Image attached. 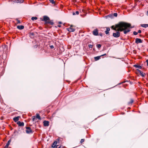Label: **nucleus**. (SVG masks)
I'll list each match as a JSON object with an SVG mask.
<instances>
[{
	"label": "nucleus",
	"mask_w": 148,
	"mask_h": 148,
	"mask_svg": "<svg viewBox=\"0 0 148 148\" xmlns=\"http://www.w3.org/2000/svg\"><path fill=\"white\" fill-rule=\"evenodd\" d=\"M115 26L116 28L120 32H122L125 29L127 28H132L134 27V26H131L130 23L122 22L116 25Z\"/></svg>",
	"instance_id": "obj_1"
},
{
	"label": "nucleus",
	"mask_w": 148,
	"mask_h": 148,
	"mask_svg": "<svg viewBox=\"0 0 148 148\" xmlns=\"http://www.w3.org/2000/svg\"><path fill=\"white\" fill-rule=\"evenodd\" d=\"M44 21L46 24H49L53 25L54 24L53 20H50L49 18L47 16H44L43 17V19L41 20Z\"/></svg>",
	"instance_id": "obj_2"
},
{
	"label": "nucleus",
	"mask_w": 148,
	"mask_h": 148,
	"mask_svg": "<svg viewBox=\"0 0 148 148\" xmlns=\"http://www.w3.org/2000/svg\"><path fill=\"white\" fill-rule=\"evenodd\" d=\"M26 133L27 134L32 133L33 132L31 129L30 127H26Z\"/></svg>",
	"instance_id": "obj_3"
},
{
	"label": "nucleus",
	"mask_w": 148,
	"mask_h": 148,
	"mask_svg": "<svg viewBox=\"0 0 148 148\" xmlns=\"http://www.w3.org/2000/svg\"><path fill=\"white\" fill-rule=\"evenodd\" d=\"M113 36L115 38H118L120 36V33L119 31H116V33H113Z\"/></svg>",
	"instance_id": "obj_4"
},
{
	"label": "nucleus",
	"mask_w": 148,
	"mask_h": 148,
	"mask_svg": "<svg viewBox=\"0 0 148 148\" xmlns=\"http://www.w3.org/2000/svg\"><path fill=\"white\" fill-rule=\"evenodd\" d=\"M143 40L140 38H136L135 39V43L137 44L139 43H141L143 42Z\"/></svg>",
	"instance_id": "obj_5"
},
{
	"label": "nucleus",
	"mask_w": 148,
	"mask_h": 148,
	"mask_svg": "<svg viewBox=\"0 0 148 148\" xmlns=\"http://www.w3.org/2000/svg\"><path fill=\"white\" fill-rule=\"evenodd\" d=\"M72 26V25H71L70 27L66 29L67 30L70 32H74L75 30L74 28H71V27Z\"/></svg>",
	"instance_id": "obj_6"
},
{
	"label": "nucleus",
	"mask_w": 148,
	"mask_h": 148,
	"mask_svg": "<svg viewBox=\"0 0 148 148\" xmlns=\"http://www.w3.org/2000/svg\"><path fill=\"white\" fill-rule=\"evenodd\" d=\"M6 47L7 46L5 45H2L0 48V51H1V50H3V51L6 50Z\"/></svg>",
	"instance_id": "obj_7"
},
{
	"label": "nucleus",
	"mask_w": 148,
	"mask_h": 148,
	"mask_svg": "<svg viewBox=\"0 0 148 148\" xmlns=\"http://www.w3.org/2000/svg\"><path fill=\"white\" fill-rule=\"evenodd\" d=\"M43 125L45 126H48L49 125V122L48 121L45 120L43 122Z\"/></svg>",
	"instance_id": "obj_8"
},
{
	"label": "nucleus",
	"mask_w": 148,
	"mask_h": 148,
	"mask_svg": "<svg viewBox=\"0 0 148 148\" xmlns=\"http://www.w3.org/2000/svg\"><path fill=\"white\" fill-rule=\"evenodd\" d=\"M57 141H54L51 145V147L52 148L55 147H56L58 146V145H57Z\"/></svg>",
	"instance_id": "obj_9"
},
{
	"label": "nucleus",
	"mask_w": 148,
	"mask_h": 148,
	"mask_svg": "<svg viewBox=\"0 0 148 148\" xmlns=\"http://www.w3.org/2000/svg\"><path fill=\"white\" fill-rule=\"evenodd\" d=\"M93 34L95 36H98V30L97 29H94L93 31Z\"/></svg>",
	"instance_id": "obj_10"
},
{
	"label": "nucleus",
	"mask_w": 148,
	"mask_h": 148,
	"mask_svg": "<svg viewBox=\"0 0 148 148\" xmlns=\"http://www.w3.org/2000/svg\"><path fill=\"white\" fill-rule=\"evenodd\" d=\"M17 124L19 126L21 127L23 126L24 123L23 122H21L20 121H18L17 122Z\"/></svg>",
	"instance_id": "obj_11"
},
{
	"label": "nucleus",
	"mask_w": 148,
	"mask_h": 148,
	"mask_svg": "<svg viewBox=\"0 0 148 148\" xmlns=\"http://www.w3.org/2000/svg\"><path fill=\"white\" fill-rule=\"evenodd\" d=\"M20 117L19 116L14 117L13 119V120L15 122H18L17 121L19 120Z\"/></svg>",
	"instance_id": "obj_12"
},
{
	"label": "nucleus",
	"mask_w": 148,
	"mask_h": 148,
	"mask_svg": "<svg viewBox=\"0 0 148 148\" xmlns=\"http://www.w3.org/2000/svg\"><path fill=\"white\" fill-rule=\"evenodd\" d=\"M105 17L106 18H113L114 16H113V14H109L106 16Z\"/></svg>",
	"instance_id": "obj_13"
},
{
	"label": "nucleus",
	"mask_w": 148,
	"mask_h": 148,
	"mask_svg": "<svg viewBox=\"0 0 148 148\" xmlns=\"http://www.w3.org/2000/svg\"><path fill=\"white\" fill-rule=\"evenodd\" d=\"M11 139H10L7 142V143L5 147V148H8L9 146V145L10 144V143L11 142Z\"/></svg>",
	"instance_id": "obj_14"
},
{
	"label": "nucleus",
	"mask_w": 148,
	"mask_h": 148,
	"mask_svg": "<svg viewBox=\"0 0 148 148\" xmlns=\"http://www.w3.org/2000/svg\"><path fill=\"white\" fill-rule=\"evenodd\" d=\"M24 27V26L23 25H18L17 26V28L20 30H21L23 29Z\"/></svg>",
	"instance_id": "obj_15"
},
{
	"label": "nucleus",
	"mask_w": 148,
	"mask_h": 148,
	"mask_svg": "<svg viewBox=\"0 0 148 148\" xmlns=\"http://www.w3.org/2000/svg\"><path fill=\"white\" fill-rule=\"evenodd\" d=\"M125 29L123 31L124 33L125 34H127L128 32H129L130 31V29Z\"/></svg>",
	"instance_id": "obj_16"
},
{
	"label": "nucleus",
	"mask_w": 148,
	"mask_h": 148,
	"mask_svg": "<svg viewBox=\"0 0 148 148\" xmlns=\"http://www.w3.org/2000/svg\"><path fill=\"white\" fill-rule=\"evenodd\" d=\"M101 57V56L95 57L94 58L95 60L96 61H97L100 59Z\"/></svg>",
	"instance_id": "obj_17"
},
{
	"label": "nucleus",
	"mask_w": 148,
	"mask_h": 148,
	"mask_svg": "<svg viewBox=\"0 0 148 148\" xmlns=\"http://www.w3.org/2000/svg\"><path fill=\"white\" fill-rule=\"evenodd\" d=\"M134 67L136 68H138V69H141L142 68V67L140 66V65H139L138 64H135V65H134Z\"/></svg>",
	"instance_id": "obj_18"
},
{
	"label": "nucleus",
	"mask_w": 148,
	"mask_h": 148,
	"mask_svg": "<svg viewBox=\"0 0 148 148\" xmlns=\"http://www.w3.org/2000/svg\"><path fill=\"white\" fill-rule=\"evenodd\" d=\"M140 26L142 27L146 28L148 27V24H142L140 25Z\"/></svg>",
	"instance_id": "obj_19"
},
{
	"label": "nucleus",
	"mask_w": 148,
	"mask_h": 148,
	"mask_svg": "<svg viewBox=\"0 0 148 148\" xmlns=\"http://www.w3.org/2000/svg\"><path fill=\"white\" fill-rule=\"evenodd\" d=\"M110 28L109 27H107L106 30L105 31V33L106 34H108L109 33V31H110Z\"/></svg>",
	"instance_id": "obj_20"
},
{
	"label": "nucleus",
	"mask_w": 148,
	"mask_h": 148,
	"mask_svg": "<svg viewBox=\"0 0 148 148\" xmlns=\"http://www.w3.org/2000/svg\"><path fill=\"white\" fill-rule=\"evenodd\" d=\"M24 1L23 0H15V2L16 3H22Z\"/></svg>",
	"instance_id": "obj_21"
},
{
	"label": "nucleus",
	"mask_w": 148,
	"mask_h": 148,
	"mask_svg": "<svg viewBox=\"0 0 148 148\" xmlns=\"http://www.w3.org/2000/svg\"><path fill=\"white\" fill-rule=\"evenodd\" d=\"M36 118L40 120L41 119V117H40L39 114H36Z\"/></svg>",
	"instance_id": "obj_22"
},
{
	"label": "nucleus",
	"mask_w": 148,
	"mask_h": 148,
	"mask_svg": "<svg viewBox=\"0 0 148 148\" xmlns=\"http://www.w3.org/2000/svg\"><path fill=\"white\" fill-rule=\"evenodd\" d=\"M140 75L142 76L143 77H144L145 76V73H143L142 71H141L140 73Z\"/></svg>",
	"instance_id": "obj_23"
},
{
	"label": "nucleus",
	"mask_w": 148,
	"mask_h": 148,
	"mask_svg": "<svg viewBox=\"0 0 148 148\" xmlns=\"http://www.w3.org/2000/svg\"><path fill=\"white\" fill-rule=\"evenodd\" d=\"M32 121H35V120H36V118L35 116H33L32 118Z\"/></svg>",
	"instance_id": "obj_24"
},
{
	"label": "nucleus",
	"mask_w": 148,
	"mask_h": 148,
	"mask_svg": "<svg viewBox=\"0 0 148 148\" xmlns=\"http://www.w3.org/2000/svg\"><path fill=\"white\" fill-rule=\"evenodd\" d=\"M97 47V48L99 49L101 47V45L100 44H97L96 45Z\"/></svg>",
	"instance_id": "obj_25"
},
{
	"label": "nucleus",
	"mask_w": 148,
	"mask_h": 148,
	"mask_svg": "<svg viewBox=\"0 0 148 148\" xmlns=\"http://www.w3.org/2000/svg\"><path fill=\"white\" fill-rule=\"evenodd\" d=\"M38 18L37 17H32L31 18V20L32 21H34V20H36Z\"/></svg>",
	"instance_id": "obj_26"
},
{
	"label": "nucleus",
	"mask_w": 148,
	"mask_h": 148,
	"mask_svg": "<svg viewBox=\"0 0 148 148\" xmlns=\"http://www.w3.org/2000/svg\"><path fill=\"white\" fill-rule=\"evenodd\" d=\"M133 102H134L133 100L132 99H131L130 101L128 102V104H132V103Z\"/></svg>",
	"instance_id": "obj_27"
},
{
	"label": "nucleus",
	"mask_w": 148,
	"mask_h": 148,
	"mask_svg": "<svg viewBox=\"0 0 148 148\" xmlns=\"http://www.w3.org/2000/svg\"><path fill=\"white\" fill-rule=\"evenodd\" d=\"M50 1L51 3L53 4H54L55 3V1L54 0H49Z\"/></svg>",
	"instance_id": "obj_28"
},
{
	"label": "nucleus",
	"mask_w": 148,
	"mask_h": 148,
	"mask_svg": "<svg viewBox=\"0 0 148 148\" xmlns=\"http://www.w3.org/2000/svg\"><path fill=\"white\" fill-rule=\"evenodd\" d=\"M133 34L134 35H137L138 34V33L136 32V31H134L133 32Z\"/></svg>",
	"instance_id": "obj_29"
},
{
	"label": "nucleus",
	"mask_w": 148,
	"mask_h": 148,
	"mask_svg": "<svg viewBox=\"0 0 148 148\" xmlns=\"http://www.w3.org/2000/svg\"><path fill=\"white\" fill-rule=\"evenodd\" d=\"M113 15L115 17H116L117 16L118 14L117 13H114L113 14Z\"/></svg>",
	"instance_id": "obj_30"
},
{
	"label": "nucleus",
	"mask_w": 148,
	"mask_h": 148,
	"mask_svg": "<svg viewBox=\"0 0 148 148\" xmlns=\"http://www.w3.org/2000/svg\"><path fill=\"white\" fill-rule=\"evenodd\" d=\"M84 141V139H82L81 140L80 143H82Z\"/></svg>",
	"instance_id": "obj_31"
},
{
	"label": "nucleus",
	"mask_w": 148,
	"mask_h": 148,
	"mask_svg": "<svg viewBox=\"0 0 148 148\" xmlns=\"http://www.w3.org/2000/svg\"><path fill=\"white\" fill-rule=\"evenodd\" d=\"M93 45H89L88 47L89 48H92V47Z\"/></svg>",
	"instance_id": "obj_32"
},
{
	"label": "nucleus",
	"mask_w": 148,
	"mask_h": 148,
	"mask_svg": "<svg viewBox=\"0 0 148 148\" xmlns=\"http://www.w3.org/2000/svg\"><path fill=\"white\" fill-rule=\"evenodd\" d=\"M50 47L51 49H53L54 48V46L53 45H51L50 46Z\"/></svg>",
	"instance_id": "obj_33"
},
{
	"label": "nucleus",
	"mask_w": 148,
	"mask_h": 148,
	"mask_svg": "<svg viewBox=\"0 0 148 148\" xmlns=\"http://www.w3.org/2000/svg\"><path fill=\"white\" fill-rule=\"evenodd\" d=\"M17 23H21V21L20 20H19L18 19H17Z\"/></svg>",
	"instance_id": "obj_34"
},
{
	"label": "nucleus",
	"mask_w": 148,
	"mask_h": 148,
	"mask_svg": "<svg viewBox=\"0 0 148 148\" xmlns=\"http://www.w3.org/2000/svg\"><path fill=\"white\" fill-rule=\"evenodd\" d=\"M101 56H107V54L106 53H105L103 54V55H101Z\"/></svg>",
	"instance_id": "obj_35"
},
{
	"label": "nucleus",
	"mask_w": 148,
	"mask_h": 148,
	"mask_svg": "<svg viewBox=\"0 0 148 148\" xmlns=\"http://www.w3.org/2000/svg\"><path fill=\"white\" fill-rule=\"evenodd\" d=\"M141 32H142V31L140 30H139L138 31V33L140 34V33H141Z\"/></svg>",
	"instance_id": "obj_36"
},
{
	"label": "nucleus",
	"mask_w": 148,
	"mask_h": 148,
	"mask_svg": "<svg viewBox=\"0 0 148 148\" xmlns=\"http://www.w3.org/2000/svg\"><path fill=\"white\" fill-rule=\"evenodd\" d=\"M136 71H138L139 73H140L141 72V71H140V70L139 69H137Z\"/></svg>",
	"instance_id": "obj_37"
},
{
	"label": "nucleus",
	"mask_w": 148,
	"mask_h": 148,
	"mask_svg": "<svg viewBox=\"0 0 148 148\" xmlns=\"http://www.w3.org/2000/svg\"><path fill=\"white\" fill-rule=\"evenodd\" d=\"M14 133H18V132L17 131V130H15L14 131Z\"/></svg>",
	"instance_id": "obj_38"
},
{
	"label": "nucleus",
	"mask_w": 148,
	"mask_h": 148,
	"mask_svg": "<svg viewBox=\"0 0 148 148\" xmlns=\"http://www.w3.org/2000/svg\"><path fill=\"white\" fill-rule=\"evenodd\" d=\"M75 14L77 15H78L79 14V12L78 11H76L75 12Z\"/></svg>",
	"instance_id": "obj_39"
},
{
	"label": "nucleus",
	"mask_w": 148,
	"mask_h": 148,
	"mask_svg": "<svg viewBox=\"0 0 148 148\" xmlns=\"http://www.w3.org/2000/svg\"><path fill=\"white\" fill-rule=\"evenodd\" d=\"M113 27H114V26H112V29H113V30H115V31H116V28H113Z\"/></svg>",
	"instance_id": "obj_40"
},
{
	"label": "nucleus",
	"mask_w": 148,
	"mask_h": 148,
	"mask_svg": "<svg viewBox=\"0 0 148 148\" xmlns=\"http://www.w3.org/2000/svg\"><path fill=\"white\" fill-rule=\"evenodd\" d=\"M100 36H103V34H102V33H100L99 34Z\"/></svg>",
	"instance_id": "obj_41"
},
{
	"label": "nucleus",
	"mask_w": 148,
	"mask_h": 148,
	"mask_svg": "<svg viewBox=\"0 0 148 148\" xmlns=\"http://www.w3.org/2000/svg\"><path fill=\"white\" fill-rule=\"evenodd\" d=\"M57 148H63V146L61 145Z\"/></svg>",
	"instance_id": "obj_42"
},
{
	"label": "nucleus",
	"mask_w": 148,
	"mask_h": 148,
	"mask_svg": "<svg viewBox=\"0 0 148 148\" xmlns=\"http://www.w3.org/2000/svg\"><path fill=\"white\" fill-rule=\"evenodd\" d=\"M34 35V34L33 33H30V35L33 36Z\"/></svg>",
	"instance_id": "obj_43"
},
{
	"label": "nucleus",
	"mask_w": 148,
	"mask_h": 148,
	"mask_svg": "<svg viewBox=\"0 0 148 148\" xmlns=\"http://www.w3.org/2000/svg\"><path fill=\"white\" fill-rule=\"evenodd\" d=\"M146 62L147 63V66H148V59L146 60Z\"/></svg>",
	"instance_id": "obj_44"
},
{
	"label": "nucleus",
	"mask_w": 148,
	"mask_h": 148,
	"mask_svg": "<svg viewBox=\"0 0 148 148\" xmlns=\"http://www.w3.org/2000/svg\"><path fill=\"white\" fill-rule=\"evenodd\" d=\"M125 82H122V83H119L118 84V85H120V84H121L122 83H125Z\"/></svg>",
	"instance_id": "obj_45"
},
{
	"label": "nucleus",
	"mask_w": 148,
	"mask_h": 148,
	"mask_svg": "<svg viewBox=\"0 0 148 148\" xmlns=\"http://www.w3.org/2000/svg\"><path fill=\"white\" fill-rule=\"evenodd\" d=\"M75 13L74 12H73V15H75Z\"/></svg>",
	"instance_id": "obj_46"
},
{
	"label": "nucleus",
	"mask_w": 148,
	"mask_h": 148,
	"mask_svg": "<svg viewBox=\"0 0 148 148\" xmlns=\"http://www.w3.org/2000/svg\"><path fill=\"white\" fill-rule=\"evenodd\" d=\"M58 23L59 24H62V22L61 21H59L58 22Z\"/></svg>",
	"instance_id": "obj_47"
},
{
	"label": "nucleus",
	"mask_w": 148,
	"mask_h": 148,
	"mask_svg": "<svg viewBox=\"0 0 148 148\" xmlns=\"http://www.w3.org/2000/svg\"><path fill=\"white\" fill-rule=\"evenodd\" d=\"M38 47V45H35V46H34V47H35V48H37Z\"/></svg>",
	"instance_id": "obj_48"
},
{
	"label": "nucleus",
	"mask_w": 148,
	"mask_h": 148,
	"mask_svg": "<svg viewBox=\"0 0 148 148\" xmlns=\"http://www.w3.org/2000/svg\"><path fill=\"white\" fill-rule=\"evenodd\" d=\"M58 27H61V26L60 25H58Z\"/></svg>",
	"instance_id": "obj_49"
},
{
	"label": "nucleus",
	"mask_w": 148,
	"mask_h": 148,
	"mask_svg": "<svg viewBox=\"0 0 148 148\" xmlns=\"http://www.w3.org/2000/svg\"><path fill=\"white\" fill-rule=\"evenodd\" d=\"M147 15H148V10L147 12Z\"/></svg>",
	"instance_id": "obj_50"
},
{
	"label": "nucleus",
	"mask_w": 148,
	"mask_h": 148,
	"mask_svg": "<svg viewBox=\"0 0 148 148\" xmlns=\"http://www.w3.org/2000/svg\"><path fill=\"white\" fill-rule=\"evenodd\" d=\"M59 138H58L57 139V140H58V141H59Z\"/></svg>",
	"instance_id": "obj_51"
},
{
	"label": "nucleus",
	"mask_w": 148,
	"mask_h": 148,
	"mask_svg": "<svg viewBox=\"0 0 148 148\" xmlns=\"http://www.w3.org/2000/svg\"><path fill=\"white\" fill-rule=\"evenodd\" d=\"M130 84H132V82H130Z\"/></svg>",
	"instance_id": "obj_52"
},
{
	"label": "nucleus",
	"mask_w": 148,
	"mask_h": 148,
	"mask_svg": "<svg viewBox=\"0 0 148 148\" xmlns=\"http://www.w3.org/2000/svg\"><path fill=\"white\" fill-rule=\"evenodd\" d=\"M139 36L141 37H142V36L140 34L139 35Z\"/></svg>",
	"instance_id": "obj_53"
},
{
	"label": "nucleus",
	"mask_w": 148,
	"mask_h": 148,
	"mask_svg": "<svg viewBox=\"0 0 148 148\" xmlns=\"http://www.w3.org/2000/svg\"><path fill=\"white\" fill-rule=\"evenodd\" d=\"M57 147L58 146L56 147H54V148H57Z\"/></svg>",
	"instance_id": "obj_54"
},
{
	"label": "nucleus",
	"mask_w": 148,
	"mask_h": 148,
	"mask_svg": "<svg viewBox=\"0 0 148 148\" xmlns=\"http://www.w3.org/2000/svg\"><path fill=\"white\" fill-rule=\"evenodd\" d=\"M20 128H19L18 131H19Z\"/></svg>",
	"instance_id": "obj_55"
}]
</instances>
